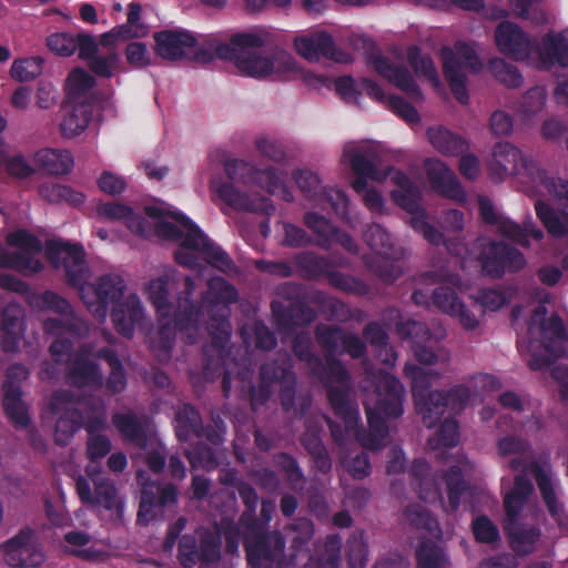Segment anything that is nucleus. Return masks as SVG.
I'll list each match as a JSON object with an SVG mask.
<instances>
[{"mask_svg": "<svg viewBox=\"0 0 568 568\" xmlns=\"http://www.w3.org/2000/svg\"><path fill=\"white\" fill-rule=\"evenodd\" d=\"M194 291V280L185 276L183 290L176 298V307L173 311V325L171 316L158 317V335L163 347H172L176 331L186 333L187 343L194 344L206 314V329L211 337L210 347L222 351L231 339L230 305L237 302L239 293L233 284L221 276L212 277L207 282V290L202 293L200 301L193 298Z\"/></svg>", "mask_w": 568, "mask_h": 568, "instance_id": "f257e3e1", "label": "nucleus"}, {"mask_svg": "<svg viewBox=\"0 0 568 568\" xmlns=\"http://www.w3.org/2000/svg\"><path fill=\"white\" fill-rule=\"evenodd\" d=\"M374 404L364 400L369 432L359 429V413L349 399V386L333 385L326 387L327 399L336 417L345 424L346 433H354L363 447L378 450L388 436L387 419L398 418L404 413L405 389L400 381L388 373L374 374L371 382Z\"/></svg>", "mask_w": 568, "mask_h": 568, "instance_id": "f03ea898", "label": "nucleus"}, {"mask_svg": "<svg viewBox=\"0 0 568 568\" xmlns=\"http://www.w3.org/2000/svg\"><path fill=\"white\" fill-rule=\"evenodd\" d=\"M264 43V39L255 33L241 32L232 36L229 42L217 44L214 50L199 48L194 53V60L210 63L216 55L219 59L234 62L243 75L256 79L295 70L294 58L284 50L276 48L270 54L263 55Z\"/></svg>", "mask_w": 568, "mask_h": 568, "instance_id": "7ed1b4c3", "label": "nucleus"}, {"mask_svg": "<svg viewBox=\"0 0 568 568\" xmlns=\"http://www.w3.org/2000/svg\"><path fill=\"white\" fill-rule=\"evenodd\" d=\"M125 287L120 275L104 274L94 284L88 285L85 298L82 300L99 320L106 317L109 305H112L111 320L115 331L123 337L131 338L135 325L143 318V308L136 294H130L123 300Z\"/></svg>", "mask_w": 568, "mask_h": 568, "instance_id": "20e7f679", "label": "nucleus"}, {"mask_svg": "<svg viewBox=\"0 0 568 568\" xmlns=\"http://www.w3.org/2000/svg\"><path fill=\"white\" fill-rule=\"evenodd\" d=\"M145 214L152 219L171 216L186 231L180 247L174 253L175 262L184 267L195 268L199 265L197 256L193 252H199L204 261L212 267L223 273L235 268V263L230 255L216 243H214L187 215L179 211H165L155 205H148L144 209Z\"/></svg>", "mask_w": 568, "mask_h": 568, "instance_id": "39448f33", "label": "nucleus"}, {"mask_svg": "<svg viewBox=\"0 0 568 568\" xmlns=\"http://www.w3.org/2000/svg\"><path fill=\"white\" fill-rule=\"evenodd\" d=\"M488 174L494 182L504 181L508 174L527 178L535 185H542L549 194L568 207V181L549 176L534 160L509 142H498L493 149Z\"/></svg>", "mask_w": 568, "mask_h": 568, "instance_id": "423d86ee", "label": "nucleus"}, {"mask_svg": "<svg viewBox=\"0 0 568 568\" xmlns=\"http://www.w3.org/2000/svg\"><path fill=\"white\" fill-rule=\"evenodd\" d=\"M404 372L412 379L416 410L427 428L435 427L447 408L453 413L462 412L470 398L469 388L464 385H456L448 392L432 389L429 376L422 367L406 365Z\"/></svg>", "mask_w": 568, "mask_h": 568, "instance_id": "0eeeda50", "label": "nucleus"}, {"mask_svg": "<svg viewBox=\"0 0 568 568\" xmlns=\"http://www.w3.org/2000/svg\"><path fill=\"white\" fill-rule=\"evenodd\" d=\"M314 524L307 518H298L287 528L291 540L287 560L291 568L297 566L300 558L307 559V564L312 568H339L342 537L338 534L327 535L323 550L312 555L310 544L314 537Z\"/></svg>", "mask_w": 568, "mask_h": 568, "instance_id": "6e6552de", "label": "nucleus"}, {"mask_svg": "<svg viewBox=\"0 0 568 568\" xmlns=\"http://www.w3.org/2000/svg\"><path fill=\"white\" fill-rule=\"evenodd\" d=\"M244 538L247 564L251 568H291L285 557V538L277 530H267L252 519Z\"/></svg>", "mask_w": 568, "mask_h": 568, "instance_id": "1a4fd4ad", "label": "nucleus"}, {"mask_svg": "<svg viewBox=\"0 0 568 568\" xmlns=\"http://www.w3.org/2000/svg\"><path fill=\"white\" fill-rule=\"evenodd\" d=\"M440 57L443 60V73L452 93L459 103L467 104L469 94L466 88L467 77L463 69H468L474 73L481 70L483 63L476 50L466 42L457 41L455 50L444 47L440 51Z\"/></svg>", "mask_w": 568, "mask_h": 568, "instance_id": "9d476101", "label": "nucleus"}, {"mask_svg": "<svg viewBox=\"0 0 568 568\" xmlns=\"http://www.w3.org/2000/svg\"><path fill=\"white\" fill-rule=\"evenodd\" d=\"M45 257L55 267L62 263L67 284L78 288L81 292V297L85 298L89 283L87 282L88 266L83 246L58 240L48 241Z\"/></svg>", "mask_w": 568, "mask_h": 568, "instance_id": "9b49d317", "label": "nucleus"}, {"mask_svg": "<svg viewBox=\"0 0 568 568\" xmlns=\"http://www.w3.org/2000/svg\"><path fill=\"white\" fill-rule=\"evenodd\" d=\"M297 286L285 283L280 286L278 294L287 302L274 300L271 303L273 322L280 332L290 333L296 327L307 326L313 323L316 312L300 296H294Z\"/></svg>", "mask_w": 568, "mask_h": 568, "instance_id": "f8f14e48", "label": "nucleus"}, {"mask_svg": "<svg viewBox=\"0 0 568 568\" xmlns=\"http://www.w3.org/2000/svg\"><path fill=\"white\" fill-rule=\"evenodd\" d=\"M0 552L3 561L11 568H38L45 560L37 531L30 526L22 527L3 541Z\"/></svg>", "mask_w": 568, "mask_h": 568, "instance_id": "ddd939ff", "label": "nucleus"}, {"mask_svg": "<svg viewBox=\"0 0 568 568\" xmlns=\"http://www.w3.org/2000/svg\"><path fill=\"white\" fill-rule=\"evenodd\" d=\"M478 262L483 272L494 278H501L507 272L517 273L527 263L518 248L495 240H484L479 243Z\"/></svg>", "mask_w": 568, "mask_h": 568, "instance_id": "4468645a", "label": "nucleus"}, {"mask_svg": "<svg viewBox=\"0 0 568 568\" xmlns=\"http://www.w3.org/2000/svg\"><path fill=\"white\" fill-rule=\"evenodd\" d=\"M95 358L98 357L92 346L88 343L81 344L68 363L67 383L78 389H101L104 385V377L100 365L94 361Z\"/></svg>", "mask_w": 568, "mask_h": 568, "instance_id": "2eb2a0df", "label": "nucleus"}, {"mask_svg": "<svg viewBox=\"0 0 568 568\" xmlns=\"http://www.w3.org/2000/svg\"><path fill=\"white\" fill-rule=\"evenodd\" d=\"M45 333L55 335L50 345V354L55 364L69 363L73 355L74 343L72 338L81 337L89 331L88 323L81 317H71L67 321L47 318L43 323Z\"/></svg>", "mask_w": 568, "mask_h": 568, "instance_id": "dca6fc26", "label": "nucleus"}, {"mask_svg": "<svg viewBox=\"0 0 568 568\" xmlns=\"http://www.w3.org/2000/svg\"><path fill=\"white\" fill-rule=\"evenodd\" d=\"M314 333L324 357L347 354L353 359H361L367 355L366 343L356 334L346 333L338 325L318 324Z\"/></svg>", "mask_w": 568, "mask_h": 568, "instance_id": "f3484780", "label": "nucleus"}, {"mask_svg": "<svg viewBox=\"0 0 568 568\" xmlns=\"http://www.w3.org/2000/svg\"><path fill=\"white\" fill-rule=\"evenodd\" d=\"M216 193L221 201L235 211L265 215L266 219L260 223V233L263 237H267L271 234L268 217L275 212V205L272 200L260 194L248 195L240 191L231 182L220 183L216 187Z\"/></svg>", "mask_w": 568, "mask_h": 568, "instance_id": "a211bd4d", "label": "nucleus"}, {"mask_svg": "<svg viewBox=\"0 0 568 568\" xmlns=\"http://www.w3.org/2000/svg\"><path fill=\"white\" fill-rule=\"evenodd\" d=\"M72 399L70 390H55L49 399L51 413L59 414L54 425V442L59 446H67L83 426V413L69 406Z\"/></svg>", "mask_w": 568, "mask_h": 568, "instance_id": "6ab92c4d", "label": "nucleus"}, {"mask_svg": "<svg viewBox=\"0 0 568 568\" xmlns=\"http://www.w3.org/2000/svg\"><path fill=\"white\" fill-rule=\"evenodd\" d=\"M494 38L498 51L515 61H526L536 50V40L509 20L497 24Z\"/></svg>", "mask_w": 568, "mask_h": 568, "instance_id": "aec40b11", "label": "nucleus"}, {"mask_svg": "<svg viewBox=\"0 0 568 568\" xmlns=\"http://www.w3.org/2000/svg\"><path fill=\"white\" fill-rule=\"evenodd\" d=\"M295 48L300 55L308 61H320L322 58L338 63H347L349 54L341 50L333 37L326 31L314 32L307 37L295 39Z\"/></svg>", "mask_w": 568, "mask_h": 568, "instance_id": "412c9836", "label": "nucleus"}, {"mask_svg": "<svg viewBox=\"0 0 568 568\" xmlns=\"http://www.w3.org/2000/svg\"><path fill=\"white\" fill-rule=\"evenodd\" d=\"M367 60L381 77L387 79L410 99L415 101L423 100V92L420 88L405 65H395L382 53H371L368 54Z\"/></svg>", "mask_w": 568, "mask_h": 568, "instance_id": "4be33fe9", "label": "nucleus"}, {"mask_svg": "<svg viewBox=\"0 0 568 568\" xmlns=\"http://www.w3.org/2000/svg\"><path fill=\"white\" fill-rule=\"evenodd\" d=\"M153 39L156 54L169 61L183 59L186 50L195 48L197 43L191 32L181 29L158 31Z\"/></svg>", "mask_w": 568, "mask_h": 568, "instance_id": "5701e85b", "label": "nucleus"}, {"mask_svg": "<svg viewBox=\"0 0 568 568\" xmlns=\"http://www.w3.org/2000/svg\"><path fill=\"white\" fill-rule=\"evenodd\" d=\"M504 532L509 548L517 557H527L536 551L541 537V529L531 524L517 520L504 521Z\"/></svg>", "mask_w": 568, "mask_h": 568, "instance_id": "b1692460", "label": "nucleus"}, {"mask_svg": "<svg viewBox=\"0 0 568 568\" xmlns=\"http://www.w3.org/2000/svg\"><path fill=\"white\" fill-rule=\"evenodd\" d=\"M307 266L314 273L324 275L328 284L341 292L355 296H365L369 293V286L365 281L339 271L331 270L325 258L311 257L307 260Z\"/></svg>", "mask_w": 568, "mask_h": 568, "instance_id": "393cba45", "label": "nucleus"}, {"mask_svg": "<svg viewBox=\"0 0 568 568\" xmlns=\"http://www.w3.org/2000/svg\"><path fill=\"white\" fill-rule=\"evenodd\" d=\"M541 69L549 70L552 67H568V39L564 32L549 31L545 33L536 50Z\"/></svg>", "mask_w": 568, "mask_h": 568, "instance_id": "a878e982", "label": "nucleus"}, {"mask_svg": "<svg viewBox=\"0 0 568 568\" xmlns=\"http://www.w3.org/2000/svg\"><path fill=\"white\" fill-rule=\"evenodd\" d=\"M425 169L428 181L432 186L442 195L462 200L465 197V191L458 181L456 174L439 160H427Z\"/></svg>", "mask_w": 568, "mask_h": 568, "instance_id": "bb28decb", "label": "nucleus"}, {"mask_svg": "<svg viewBox=\"0 0 568 568\" xmlns=\"http://www.w3.org/2000/svg\"><path fill=\"white\" fill-rule=\"evenodd\" d=\"M112 425L123 440L144 449L149 444V418L139 417L132 412L115 413L112 415Z\"/></svg>", "mask_w": 568, "mask_h": 568, "instance_id": "cd10ccee", "label": "nucleus"}, {"mask_svg": "<svg viewBox=\"0 0 568 568\" xmlns=\"http://www.w3.org/2000/svg\"><path fill=\"white\" fill-rule=\"evenodd\" d=\"M2 405L6 416L17 429H28L31 426L29 407L22 400L21 386L14 382L3 384Z\"/></svg>", "mask_w": 568, "mask_h": 568, "instance_id": "c85d7f7f", "label": "nucleus"}, {"mask_svg": "<svg viewBox=\"0 0 568 568\" xmlns=\"http://www.w3.org/2000/svg\"><path fill=\"white\" fill-rule=\"evenodd\" d=\"M344 155L348 159L355 179L352 187L355 192L362 193L368 186V180L382 181L383 175L379 173L377 164L374 160L357 150L345 151Z\"/></svg>", "mask_w": 568, "mask_h": 568, "instance_id": "c756f323", "label": "nucleus"}, {"mask_svg": "<svg viewBox=\"0 0 568 568\" xmlns=\"http://www.w3.org/2000/svg\"><path fill=\"white\" fill-rule=\"evenodd\" d=\"M95 356L110 366V373L105 381L108 394L118 395L123 393L128 386V374L118 353L111 347L103 346L95 351Z\"/></svg>", "mask_w": 568, "mask_h": 568, "instance_id": "7c9ffc66", "label": "nucleus"}, {"mask_svg": "<svg viewBox=\"0 0 568 568\" xmlns=\"http://www.w3.org/2000/svg\"><path fill=\"white\" fill-rule=\"evenodd\" d=\"M93 115V104L89 101H80L70 105L61 123L60 131L64 138L80 135L89 126Z\"/></svg>", "mask_w": 568, "mask_h": 568, "instance_id": "2f4dec72", "label": "nucleus"}, {"mask_svg": "<svg viewBox=\"0 0 568 568\" xmlns=\"http://www.w3.org/2000/svg\"><path fill=\"white\" fill-rule=\"evenodd\" d=\"M174 430L180 442L202 438L203 422L199 410L191 404H183L175 414Z\"/></svg>", "mask_w": 568, "mask_h": 568, "instance_id": "473e14b6", "label": "nucleus"}, {"mask_svg": "<svg viewBox=\"0 0 568 568\" xmlns=\"http://www.w3.org/2000/svg\"><path fill=\"white\" fill-rule=\"evenodd\" d=\"M535 479L539 488L541 498L546 504L547 510L551 518L557 523V525L560 528L568 527V515L565 513L562 506L557 500L551 478L538 465H536L535 469Z\"/></svg>", "mask_w": 568, "mask_h": 568, "instance_id": "72a5a7b5", "label": "nucleus"}, {"mask_svg": "<svg viewBox=\"0 0 568 568\" xmlns=\"http://www.w3.org/2000/svg\"><path fill=\"white\" fill-rule=\"evenodd\" d=\"M427 138L434 149L443 155L458 156L468 149L464 138L444 126L428 128Z\"/></svg>", "mask_w": 568, "mask_h": 568, "instance_id": "f704fd0d", "label": "nucleus"}, {"mask_svg": "<svg viewBox=\"0 0 568 568\" xmlns=\"http://www.w3.org/2000/svg\"><path fill=\"white\" fill-rule=\"evenodd\" d=\"M364 240L378 256L402 257L404 251L397 246L393 236L378 223L367 225Z\"/></svg>", "mask_w": 568, "mask_h": 568, "instance_id": "c9c22d12", "label": "nucleus"}, {"mask_svg": "<svg viewBox=\"0 0 568 568\" xmlns=\"http://www.w3.org/2000/svg\"><path fill=\"white\" fill-rule=\"evenodd\" d=\"M34 161L43 171L55 175L68 174L74 164L71 152L60 149L39 150L34 155Z\"/></svg>", "mask_w": 568, "mask_h": 568, "instance_id": "e433bc0d", "label": "nucleus"}, {"mask_svg": "<svg viewBox=\"0 0 568 568\" xmlns=\"http://www.w3.org/2000/svg\"><path fill=\"white\" fill-rule=\"evenodd\" d=\"M254 174L255 180H253L252 184L260 186L268 194L277 196L285 202H292L294 200L293 193L286 185L282 172H280L277 169L273 166L266 169H257Z\"/></svg>", "mask_w": 568, "mask_h": 568, "instance_id": "4c0bfd02", "label": "nucleus"}, {"mask_svg": "<svg viewBox=\"0 0 568 568\" xmlns=\"http://www.w3.org/2000/svg\"><path fill=\"white\" fill-rule=\"evenodd\" d=\"M311 374L316 377L325 387L339 384L351 385V375L337 356H325L322 359V368L313 369Z\"/></svg>", "mask_w": 568, "mask_h": 568, "instance_id": "58836bf2", "label": "nucleus"}, {"mask_svg": "<svg viewBox=\"0 0 568 568\" xmlns=\"http://www.w3.org/2000/svg\"><path fill=\"white\" fill-rule=\"evenodd\" d=\"M415 557L416 568H447L450 565L445 549L432 539L419 542Z\"/></svg>", "mask_w": 568, "mask_h": 568, "instance_id": "ea45409f", "label": "nucleus"}, {"mask_svg": "<svg viewBox=\"0 0 568 568\" xmlns=\"http://www.w3.org/2000/svg\"><path fill=\"white\" fill-rule=\"evenodd\" d=\"M39 194L50 203L59 204L65 202L72 206H79L84 202L83 193L60 183H42L39 186Z\"/></svg>", "mask_w": 568, "mask_h": 568, "instance_id": "a19ab883", "label": "nucleus"}, {"mask_svg": "<svg viewBox=\"0 0 568 568\" xmlns=\"http://www.w3.org/2000/svg\"><path fill=\"white\" fill-rule=\"evenodd\" d=\"M260 381L266 382L271 385L282 384L285 381L294 377L292 369V361L288 356H280L260 366Z\"/></svg>", "mask_w": 568, "mask_h": 568, "instance_id": "79ce46f5", "label": "nucleus"}, {"mask_svg": "<svg viewBox=\"0 0 568 568\" xmlns=\"http://www.w3.org/2000/svg\"><path fill=\"white\" fill-rule=\"evenodd\" d=\"M535 210L549 234L554 237L568 235V214L559 216L548 203L541 200L535 203Z\"/></svg>", "mask_w": 568, "mask_h": 568, "instance_id": "37998d69", "label": "nucleus"}, {"mask_svg": "<svg viewBox=\"0 0 568 568\" xmlns=\"http://www.w3.org/2000/svg\"><path fill=\"white\" fill-rule=\"evenodd\" d=\"M479 212L483 221L486 224L496 226L500 235L505 237H507V235H520L519 223L498 215L488 199H479Z\"/></svg>", "mask_w": 568, "mask_h": 568, "instance_id": "c03bdc74", "label": "nucleus"}, {"mask_svg": "<svg viewBox=\"0 0 568 568\" xmlns=\"http://www.w3.org/2000/svg\"><path fill=\"white\" fill-rule=\"evenodd\" d=\"M148 300L154 306L158 317L169 318L172 316L173 305L169 301V285L163 277L150 281L148 285Z\"/></svg>", "mask_w": 568, "mask_h": 568, "instance_id": "a18cd8bd", "label": "nucleus"}, {"mask_svg": "<svg viewBox=\"0 0 568 568\" xmlns=\"http://www.w3.org/2000/svg\"><path fill=\"white\" fill-rule=\"evenodd\" d=\"M303 221L307 229L316 235L318 246L328 248L333 244L336 226L328 219L316 212H306Z\"/></svg>", "mask_w": 568, "mask_h": 568, "instance_id": "49530a36", "label": "nucleus"}, {"mask_svg": "<svg viewBox=\"0 0 568 568\" xmlns=\"http://www.w3.org/2000/svg\"><path fill=\"white\" fill-rule=\"evenodd\" d=\"M91 506H100L106 510H115L121 514L122 503L118 499V490L114 483L109 478L94 480V496Z\"/></svg>", "mask_w": 568, "mask_h": 568, "instance_id": "de8ad7c7", "label": "nucleus"}, {"mask_svg": "<svg viewBox=\"0 0 568 568\" xmlns=\"http://www.w3.org/2000/svg\"><path fill=\"white\" fill-rule=\"evenodd\" d=\"M395 332L402 341L409 342L412 347L420 343H432V332L420 321L400 320L395 325Z\"/></svg>", "mask_w": 568, "mask_h": 568, "instance_id": "09e8293b", "label": "nucleus"}, {"mask_svg": "<svg viewBox=\"0 0 568 568\" xmlns=\"http://www.w3.org/2000/svg\"><path fill=\"white\" fill-rule=\"evenodd\" d=\"M349 568H365L368 560V542L363 530H354L346 541Z\"/></svg>", "mask_w": 568, "mask_h": 568, "instance_id": "8fccbe9b", "label": "nucleus"}, {"mask_svg": "<svg viewBox=\"0 0 568 568\" xmlns=\"http://www.w3.org/2000/svg\"><path fill=\"white\" fill-rule=\"evenodd\" d=\"M488 70L499 83L508 88H519L524 82V78L518 68L501 58L490 59Z\"/></svg>", "mask_w": 568, "mask_h": 568, "instance_id": "3c124183", "label": "nucleus"}, {"mask_svg": "<svg viewBox=\"0 0 568 568\" xmlns=\"http://www.w3.org/2000/svg\"><path fill=\"white\" fill-rule=\"evenodd\" d=\"M219 353V357L213 359L209 355V346H205L203 349L204 353V365H203V374L206 379L213 381L215 377L222 375V389L225 397H229L231 387H232V375L229 371L224 368L223 362V353L225 347L222 351L215 349Z\"/></svg>", "mask_w": 568, "mask_h": 568, "instance_id": "603ef678", "label": "nucleus"}, {"mask_svg": "<svg viewBox=\"0 0 568 568\" xmlns=\"http://www.w3.org/2000/svg\"><path fill=\"white\" fill-rule=\"evenodd\" d=\"M272 462L274 466L284 475L286 481L296 487L306 481L303 469L297 459L286 452H280L273 455Z\"/></svg>", "mask_w": 568, "mask_h": 568, "instance_id": "864d4df0", "label": "nucleus"}, {"mask_svg": "<svg viewBox=\"0 0 568 568\" xmlns=\"http://www.w3.org/2000/svg\"><path fill=\"white\" fill-rule=\"evenodd\" d=\"M443 479L447 487L449 508L455 511L459 508L462 496L467 488L462 468L459 466L449 467L444 471Z\"/></svg>", "mask_w": 568, "mask_h": 568, "instance_id": "5fc2aeb1", "label": "nucleus"}, {"mask_svg": "<svg viewBox=\"0 0 568 568\" xmlns=\"http://www.w3.org/2000/svg\"><path fill=\"white\" fill-rule=\"evenodd\" d=\"M292 349L295 356L306 364L310 372L322 368V358L313 352V342L308 333L296 334L292 341Z\"/></svg>", "mask_w": 568, "mask_h": 568, "instance_id": "6e6d98bb", "label": "nucleus"}, {"mask_svg": "<svg viewBox=\"0 0 568 568\" xmlns=\"http://www.w3.org/2000/svg\"><path fill=\"white\" fill-rule=\"evenodd\" d=\"M44 59L41 57H29L14 60L10 74L19 82H29L37 79L43 70Z\"/></svg>", "mask_w": 568, "mask_h": 568, "instance_id": "4d7b16f0", "label": "nucleus"}, {"mask_svg": "<svg viewBox=\"0 0 568 568\" xmlns=\"http://www.w3.org/2000/svg\"><path fill=\"white\" fill-rule=\"evenodd\" d=\"M293 176L305 197L317 202L325 189L318 175L310 170H296Z\"/></svg>", "mask_w": 568, "mask_h": 568, "instance_id": "13d9d810", "label": "nucleus"}, {"mask_svg": "<svg viewBox=\"0 0 568 568\" xmlns=\"http://www.w3.org/2000/svg\"><path fill=\"white\" fill-rule=\"evenodd\" d=\"M186 458L192 467L212 470L219 466L215 450L205 443H196L191 449L186 450Z\"/></svg>", "mask_w": 568, "mask_h": 568, "instance_id": "bf43d9fd", "label": "nucleus"}, {"mask_svg": "<svg viewBox=\"0 0 568 568\" xmlns=\"http://www.w3.org/2000/svg\"><path fill=\"white\" fill-rule=\"evenodd\" d=\"M6 242L9 246L18 248V252L41 253L43 248L42 242L26 229L9 233Z\"/></svg>", "mask_w": 568, "mask_h": 568, "instance_id": "052dcab7", "label": "nucleus"}, {"mask_svg": "<svg viewBox=\"0 0 568 568\" xmlns=\"http://www.w3.org/2000/svg\"><path fill=\"white\" fill-rule=\"evenodd\" d=\"M407 60L417 74H422L430 81H438V73L433 60L428 55H423L419 47L412 45L408 48Z\"/></svg>", "mask_w": 568, "mask_h": 568, "instance_id": "680f3d73", "label": "nucleus"}, {"mask_svg": "<svg viewBox=\"0 0 568 568\" xmlns=\"http://www.w3.org/2000/svg\"><path fill=\"white\" fill-rule=\"evenodd\" d=\"M36 253L9 252L6 268H12L23 274L39 273L43 270L40 260L33 257Z\"/></svg>", "mask_w": 568, "mask_h": 568, "instance_id": "e2e57ef3", "label": "nucleus"}, {"mask_svg": "<svg viewBox=\"0 0 568 568\" xmlns=\"http://www.w3.org/2000/svg\"><path fill=\"white\" fill-rule=\"evenodd\" d=\"M546 102V91L541 87H534L521 97L518 111L527 119L542 110Z\"/></svg>", "mask_w": 568, "mask_h": 568, "instance_id": "0e129e2a", "label": "nucleus"}, {"mask_svg": "<svg viewBox=\"0 0 568 568\" xmlns=\"http://www.w3.org/2000/svg\"><path fill=\"white\" fill-rule=\"evenodd\" d=\"M471 531L475 540L480 544H494L500 539L498 527L486 515H480L473 520Z\"/></svg>", "mask_w": 568, "mask_h": 568, "instance_id": "69168bd1", "label": "nucleus"}, {"mask_svg": "<svg viewBox=\"0 0 568 568\" xmlns=\"http://www.w3.org/2000/svg\"><path fill=\"white\" fill-rule=\"evenodd\" d=\"M224 171L231 181L242 182L247 185L252 184L253 180H255L254 173L257 171V168L244 160L233 159L225 162Z\"/></svg>", "mask_w": 568, "mask_h": 568, "instance_id": "338daca9", "label": "nucleus"}, {"mask_svg": "<svg viewBox=\"0 0 568 568\" xmlns=\"http://www.w3.org/2000/svg\"><path fill=\"white\" fill-rule=\"evenodd\" d=\"M121 62L120 54L112 51L105 55L97 54L89 62V69L100 78H111Z\"/></svg>", "mask_w": 568, "mask_h": 568, "instance_id": "774afa93", "label": "nucleus"}]
</instances>
